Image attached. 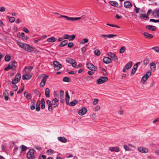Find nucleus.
I'll return each mask as SVG.
<instances>
[{"label":"nucleus","mask_w":159,"mask_h":159,"mask_svg":"<svg viewBox=\"0 0 159 159\" xmlns=\"http://www.w3.org/2000/svg\"><path fill=\"white\" fill-rule=\"evenodd\" d=\"M16 43L20 48H23L27 52H31L33 51L34 50L33 47L28 44L23 43H20L18 41H17Z\"/></svg>","instance_id":"f257e3e1"},{"label":"nucleus","mask_w":159,"mask_h":159,"mask_svg":"<svg viewBox=\"0 0 159 159\" xmlns=\"http://www.w3.org/2000/svg\"><path fill=\"white\" fill-rule=\"evenodd\" d=\"M17 65V62L15 61H14L10 62L8 65L5 68L4 70L6 71H7L11 69L15 71L16 69Z\"/></svg>","instance_id":"f03ea898"},{"label":"nucleus","mask_w":159,"mask_h":159,"mask_svg":"<svg viewBox=\"0 0 159 159\" xmlns=\"http://www.w3.org/2000/svg\"><path fill=\"white\" fill-rule=\"evenodd\" d=\"M27 158L28 159H33L34 157V150L33 149H30L27 153Z\"/></svg>","instance_id":"7ed1b4c3"},{"label":"nucleus","mask_w":159,"mask_h":159,"mask_svg":"<svg viewBox=\"0 0 159 159\" xmlns=\"http://www.w3.org/2000/svg\"><path fill=\"white\" fill-rule=\"evenodd\" d=\"M108 80V78L107 77H101L97 80V82L98 84H102L107 81Z\"/></svg>","instance_id":"20e7f679"},{"label":"nucleus","mask_w":159,"mask_h":159,"mask_svg":"<svg viewBox=\"0 0 159 159\" xmlns=\"http://www.w3.org/2000/svg\"><path fill=\"white\" fill-rule=\"evenodd\" d=\"M116 36L117 35L116 34H108V35L101 34L100 36V37L102 38L103 40H106L107 38H113L114 37H116Z\"/></svg>","instance_id":"39448f33"},{"label":"nucleus","mask_w":159,"mask_h":159,"mask_svg":"<svg viewBox=\"0 0 159 159\" xmlns=\"http://www.w3.org/2000/svg\"><path fill=\"white\" fill-rule=\"evenodd\" d=\"M86 66L88 69L93 71H95L97 70V68L95 67L91 63H87Z\"/></svg>","instance_id":"423d86ee"},{"label":"nucleus","mask_w":159,"mask_h":159,"mask_svg":"<svg viewBox=\"0 0 159 159\" xmlns=\"http://www.w3.org/2000/svg\"><path fill=\"white\" fill-rule=\"evenodd\" d=\"M53 64L54 65V68L56 70H58L61 67V65L57 61H54Z\"/></svg>","instance_id":"0eeeda50"},{"label":"nucleus","mask_w":159,"mask_h":159,"mask_svg":"<svg viewBox=\"0 0 159 159\" xmlns=\"http://www.w3.org/2000/svg\"><path fill=\"white\" fill-rule=\"evenodd\" d=\"M61 17H64L67 20H78L80 19L81 18V17H68L67 16L61 15Z\"/></svg>","instance_id":"6e6552de"},{"label":"nucleus","mask_w":159,"mask_h":159,"mask_svg":"<svg viewBox=\"0 0 159 159\" xmlns=\"http://www.w3.org/2000/svg\"><path fill=\"white\" fill-rule=\"evenodd\" d=\"M140 63V62L139 61L137 62L133 66V68L132 69L131 71V74L132 75H133L135 73V72L136 70H137L138 66V65Z\"/></svg>","instance_id":"1a4fd4ad"},{"label":"nucleus","mask_w":159,"mask_h":159,"mask_svg":"<svg viewBox=\"0 0 159 159\" xmlns=\"http://www.w3.org/2000/svg\"><path fill=\"white\" fill-rule=\"evenodd\" d=\"M87 108L85 107H84L78 111V113L80 116H83L87 112Z\"/></svg>","instance_id":"9d476101"},{"label":"nucleus","mask_w":159,"mask_h":159,"mask_svg":"<svg viewBox=\"0 0 159 159\" xmlns=\"http://www.w3.org/2000/svg\"><path fill=\"white\" fill-rule=\"evenodd\" d=\"M107 55L111 57L114 61H118V58L114 53L112 52H109L108 53Z\"/></svg>","instance_id":"9b49d317"},{"label":"nucleus","mask_w":159,"mask_h":159,"mask_svg":"<svg viewBox=\"0 0 159 159\" xmlns=\"http://www.w3.org/2000/svg\"><path fill=\"white\" fill-rule=\"evenodd\" d=\"M52 103L53 107H57L59 104L58 100L57 98L53 99L52 100Z\"/></svg>","instance_id":"f8f14e48"},{"label":"nucleus","mask_w":159,"mask_h":159,"mask_svg":"<svg viewBox=\"0 0 159 159\" xmlns=\"http://www.w3.org/2000/svg\"><path fill=\"white\" fill-rule=\"evenodd\" d=\"M104 63L106 64L111 63L112 62V60L108 57H106L103 58L102 59Z\"/></svg>","instance_id":"ddd939ff"},{"label":"nucleus","mask_w":159,"mask_h":159,"mask_svg":"<svg viewBox=\"0 0 159 159\" xmlns=\"http://www.w3.org/2000/svg\"><path fill=\"white\" fill-rule=\"evenodd\" d=\"M138 150L139 152L142 153H146L148 152V150L147 148L142 147H139Z\"/></svg>","instance_id":"4468645a"},{"label":"nucleus","mask_w":159,"mask_h":159,"mask_svg":"<svg viewBox=\"0 0 159 159\" xmlns=\"http://www.w3.org/2000/svg\"><path fill=\"white\" fill-rule=\"evenodd\" d=\"M124 6L126 8H128L131 7L132 5L129 1H126L124 2Z\"/></svg>","instance_id":"2eb2a0df"},{"label":"nucleus","mask_w":159,"mask_h":159,"mask_svg":"<svg viewBox=\"0 0 159 159\" xmlns=\"http://www.w3.org/2000/svg\"><path fill=\"white\" fill-rule=\"evenodd\" d=\"M152 15L154 16L155 17H157L159 16V10L156 9L154 10L152 12Z\"/></svg>","instance_id":"dca6fc26"},{"label":"nucleus","mask_w":159,"mask_h":159,"mask_svg":"<svg viewBox=\"0 0 159 159\" xmlns=\"http://www.w3.org/2000/svg\"><path fill=\"white\" fill-rule=\"evenodd\" d=\"M33 69L32 66H27L24 69V71L26 73H29Z\"/></svg>","instance_id":"f3484780"},{"label":"nucleus","mask_w":159,"mask_h":159,"mask_svg":"<svg viewBox=\"0 0 159 159\" xmlns=\"http://www.w3.org/2000/svg\"><path fill=\"white\" fill-rule=\"evenodd\" d=\"M144 36L147 38L148 39H151L153 38V36L151 34H150L147 32H144L143 34Z\"/></svg>","instance_id":"a211bd4d"},{"label":"nucleus","mask_w":159,"mask_h":159,"mask_svg":"<svg viewBox=\"0 0 159 159\" xmlns=\"http://www.w3.org/2000/svg\"><path fill=\"white\" fill-rule=\"evenodd\" d=\"M146 28L149 30H152L153 31H156L157 30L156 27L154 26L149 25L146 27Z\"/></svg>","instance_id":"6ab92c4d"},{"label":"nucleus","mask_w":159,"mask_h":159,"mask_svg":"<svg viewBox=\"0 0 159 159\" xmlns=\"http://www.w3.org/2000/svg\"><path fill=\"white\" fill-rule=\"evenodd\" d=\"M57 139L59 141L62 143H66L67 142V139L65 138L64 137H58L57 138Z\"/></svg>","instance_id":"aec40b11"},{"label":"nucleus","mask_w":159,"mask_h":159,"mask_svg":"<svg viewBox=\"0 0 159 159\" xmlns=\"http://www.w3.org/2000/svg\"><path fill=\"white\" fill-rule=\"evenodd\" d=\"M150 68L151 70L153 71H154L156 69V65L155 63L152 62L150 64Z\"/></svg>","instance_id":"412c9836"},{"label":"nucleus","mask_w":159,"mask_h":159,"mask_svg":"<svg viewBox=\"0 0 159 159\" xmlns=\"http://www.w3.org/2000/svg\"><path fill=\"white\" fill-rule=\"evenodd\" d=\"M109 149L111 152L115 151L116 152H118L120 151V149L116 147H111Z\"/></svg>","instance_id":"4be33fe9"},{"label":"nucleus","mask_w":159,"mask_h":159,"mask_svg":"<svg viewBox=\"0 0 159 159\" xmlns=\"http://www.w3.org/2000/svg\"><path fill=\"white\" fill-rule=\"evenodd\" d=\"M133 64V62L131 61L127 63L125 66V67L126 69L128 70L132 66Z\"/></svg>","instance_id":"5701e85b"},{"label":"nucleus","mask_w":159,"mask_h":159,"mask_svg":"<svg viewBox=\"0 0 159 159\" xmlns=\"http://www.w3.org/2000/svg\"><path fill=\"white\" fill-rule=\"evenodd\" d=\"M57 40V39L54 37H52L48 38L47 41L49 42L53 43L55 42Z\"/></svg>","instance_id":"b1692460"},{"label":"nucleus","mask_w":159,"mask_h":159,"mask_svg":"<svg viewBox=\"0 0 159 159\" xmlns=\"http://www.w3.org/2000/svg\"><path fill=\"white\" fill-rule=\"evenodd\" d=\"M24 96L28 99H31L32 98L31 95L30 93H29L28 92H24Z\"/></svg>","instance_id":"393cba45"},{"label":"nucleus","mask_w":159,"mask_h":159,"mask_svg":"<svg viewBox=\"0 0 159 159\" xmlns=\"http://www.w3.org/2000/svg\"><path fill=\"white\" fill-rule=\"evenodd\" d=\"M68 42L67 40H64L61 42L59 46L60 47H62L66 45Z\"/></svg>","instance_id":"a878e982"},{"label":"nucleus","mask_w":159,"mask_h":159,"mask_svg":"<svg viewBox=\"0 0 159 159\" xmlns=\"http://www.w3.org/2000/svg\"><path fill=\"white\" fill-rule=\"evenodd\" d=\"M50 90L48 88H46L45 91V96L49 98L50 97Z\"/></svg>","instance_id":"bb28decb"},{"label":"nucleus","mask_w":159,"mask_h":159,"mask_svg":"<svg viewBox=\"0 0 159 159\" xmlns=\"http://www.w3.org/2000/svg\"><path fill=\"white\" fill-rule=\"evenodd\" d=\"M78 102L76 100H74L73 101L70 102L68 104L70 106H73L76 104Z\"/></svg>","instance_id":"cd10ccee"},{"label":"nucleus","mask_w":159,"mask_h":159,"mask_svg":"<svg viewBox=\"0 0 159 159\" xmlns=\"http://www.w3.org/2000/svg\"><path fill=\"white\" fill-rule=\"evenodd\" d=\"M35 102H31L30 105V108L31 110H34L35 109Z\"/></svg>","instance_id":"c85d7f7f"},{"label":"nucleus","mask_w":159,"mask_h":159,"mask_svg":"<svg viewBox=\"0 0 159 159\" xmlns=\"http://www.w3.org/2000/svg\"><path fill=\"white\" fill-rule=\"evenodd\" d=\"M21 77L20 74V73H18L16 75L14 79L16 80H17V81L19 82L21 78Z\"/></svg>","instance_id":"c756f323"},{"label":"nucleus","mask_w":159,"mask_h":159,"mask_svg":"<svg viewBox=\"0 0 159 159\" xmlns=\"http://www.w3.org/2000/svg\"><path fill=\"white\" fill-rule=\"evenodd\" d=\"M89 40L87 39H82L80 42V44H84L85 43H87L88 42Z\"/></svg>","instance_id":"7c9ffc66"},{"label":"nucleus","mask_w":159,"mask_h":159,"mask_svg":"<svg viewBox=\"0 0 159 159\" xmlns=\"http://www.w3.org/2000/svg\"><path fill=\"white\" fill-rule=\"evenodd\" d=\"M74 60L73 59L71 58H67L66 61L68 63L71 64L72 63L74 62Z\"/></svg>","instance_id":"2f4dec72"},{"label":"nucleus","mask_w":159,"mask_h":159,"mask_svg":"<svg viewBox=\"0 0 159 159\" xmlns=\"http://www.w3.org/2000/svg\"><path fill=\"white\" fill-rule=\"evenodd\" d=\"M76 36L75 34H72L69 36L68 40L70 41L73 40L75 38Z\"/></svg>","instance_id":"473e14b6"},{"label":"nucleus","mask_w":159,"mask_h":159,"mask_svg":"<svg viewBox=\"0 0 159 159\" xmlns=\"http://www.w3.org/2000/svg\"><path fill=\"white\" fill-rule=\"evenodd\" d=\"M151 74L152 71L150 70L148 71L144 75L148 78L151 75Z\"/></svg>","instance_id":"72a5a7b5"},{"label":"nucleus","mask_w":159,"mask_h":159,"mask_svg":"<svg viewBox=\"0 0 159 159\" xmlns=\"http://www.w3.org/2000/svg\"><path fill=\"white\" fill-rule=\"evenodd\" d=\"M110 3L112 6H116L118 4L117 2L114 1H111Z\"/></svg>","instance_id":"f704fd0d"},{"label":"nucleus","mask_w":159,"mask_h":159,"mask_svg":"<svg viewBox=\"0 0 159 159\" xmlns=\"http://www.w3.org/2000/svg\"><path fill=\"white\" fill-rule=\"evenodd\" d=\"M94 54L97 56H99L101 54V52L98 49H96L94 51Z\"/></svg>","instance_id":"c9c22d12"},{"label":"nucleus","mask_w":159,"mask_h":159,"mask_svg":"<svg viewBox=\"0 0 159 159\" xmlns=\"http://www.w3.org/2000/svg\"><path fill=\"white\" fill-rule=\"evenodd\" d=\"M151 49L154 50L156 52L159 53V47H152L151 48Z\"/></svg>","instance_id":"e433bc0d"},{"label":"nucleus","mask_w":159,"mask_h":159,"mask_svg":"<svg viewBox=\"0 0 159 159\" xmlns=\"http://www.w3.org/2000/svg\"><path fill=\"white\" fill-rule=\"evenodd\" d=\"M11 59V57L9 55H7L5 57V61H9Z\"/></svg>","instance_id":"4c0bfd02"},{"label":"nucleus","mask_w":159,"mask_h":159,"mask_svg":"<svg viewBox=\"0 0 159 159\" xmlns=\"http://www.w3.org/2000/svg\"><path fill=\"white\" fill-rule=\"evenodd\" d=\"M48 77V76L45 75L43 79L41 82L45 84L46 82Z\"/></svg>","instance_id":"58836bf2"},{"label":"nucleus","mask_w":159,"mask_h":159,"mask_svg":"<svg viewBox=\"0 0 159 159\" xmlns=\"http://www.w3.org/2000/svg\"><path fill=\"white\" fill-rule=\"evenodd\" d=\"M140 17L141 18H146L147 19H149V17L148 16H147L146 15L141 14L140 15Z\"/></svg>","instance_id":"ea45409f"},{"label":"nucleus","mask_w":159,"mask_h":159,"mask_svg":"<svg viewBox=\"0 0 159 159\" xmlns=\"http://www.w3.org/2000/svg\"><path fill=\"white\" fill-rule=\"evenodd\" d=\"M148 78L147 77H146L144 75L142 78L141 81L142 82H145L147 80Z\"/></svg>","instance_id":"a19ab883"},{"label":"nucleus","mask_w":159,"mask_h":159,"mask_svg":"<svg viewBox=\"0 0 159 159\" xmlns=\"http://www.w3.org/2000/svg\"><path fill=\"white\" fill-rule=\"evenodd\" d=\"M70 78L66 77H65L64 78L63 81L66 82H69L70 81Z\"/></svg>","instance_id":"79ce46f5"},{"label":"nucleus","mask_w":159,"mask_h":159,"mask_svg":"<svg viewBox=\"0 0 159 159\" xmlns=\"http://www.w3.org/2000/svg\"><path fill=\"white\" fill-rule=\"evenodd\" d=\"M149 59L148 58H146L143 61V63L145 65H147V64L149 63Z\"/></svg>","instance_id":"37998d69"},{"label":"nucleus","mask_w":159,"mask_h":159,"mask_svg":"<svg viewBox=\"0 0 159 159\" xmlns=\"http://www.w3.org/2000/svg\"><path fill=\"white\" fill-rule=\"evenodd\" d=\"M126 49V48L125 47H123L122 48H121L120 50V53H123Z\"/></svg>","instance_id":"c03bdc74"},{"label":"nucleus","mask_w":159,"mask_h":159,"mask_svg":"<svg viewBox=\"0 0 159 159\" xmlns=\"http://www.w3.org/2000/svg\"><path fill=\"white\" fill-rule=\"evenodd\" d=\"M53 150L52 149H48L47 151V154L48 155H50L53 153Z\"/></svg>","instance_id":"a18cd8bd"},{"label":"nucleus","mask_w":159,"mask_h":159,"mask_svg":"<svg viewBox=\"0 0 159 159\" xmlns=\"http://www.w3.org/2000/svg\"><path fill=\"white\" fill-rule=\"evenodd\" d=\"M20 148H21L22 151H25L27 149V147L23 145L20 146Z\"/></svg>","instance_id":"49530a36"},{"label":"nucleus","mask_w":159,"mask_h":159,"mask_svg":"<svg viewBox=\"0 0 159 159\" xmlns=\"http://www.w3.org/2000/svg\"><path fill=\"white\" fill-rule=\"evenodd\" d=\"M34 93L37 96H39V97H40L41 94L40 93L39 91L37 90H35L34 91Z\"/></svg>","instance_id":"de8ad7c7"},{"label":"nucleus","mask_w":159,"mask_h":159,"mask_svg":"<svg viewBox=\"0 0 159 159\" xmlns=\"http://www.w3.org/2000/svg\"><path fill=\"white\" fill-rule=\"evenodd\" d=\"M102 73H103V75H104V76L107 75V73L106 71V70H105V69H104V68H102Z\"/></svg>","instance_id":"09e8293b"},{"label":"nucleus","mask_w":159,"mask_h":159,"mask_svg":"<svg viewBox=\"0 0 159 159\" xmlns=\"http://www.w3.org/2000/svg\"><path fill=\"white\" fill-rule=\"evenodd\" d=\"M15 20V17H11L9 18V20L10 22L11 23L13 22Z\"/></svg>","instance_id":"8fccbe9b"},{"label":"nucleus","mask_w":159,"mask_h":159,"mask_svg":"<svg viewBox=\"0 0 159 159\" xmlns=\"http://www.w3.org/2000/svg\"><path fill=\"white\" fill-rule=\"evenodd\" d=\"M70 98V96L66 97L65 100L67 104H68L69 103V101Z\"/></svg>","instance_id":"3c124183"},{"label":"nucleus","mask_w":159,"mask_h":159,"mask_svg":"<svg viewBox=\"0 0 159 159\" xmlns=\"http://www.w3.org/2000/svg\"><path fill=\"white\" fill-rule=\"evenodd\" d=\"M134 7L136 13H139L140 8H139L137 7L135 5H134Z\"/></svg>","instance_id":"603ef678"},{"label":"nucleus","mask_w":159,"mask_h":159,"mask_svg":"<svg viewBox=\"0 0 159 159\" xmlns=\"http://www.w3.org/2000/svg\"><path fill=\"white\" fill-rule=\"evenodd\" d=\"M107 25H109V26L112 27H117V28H120V27L119 26H117V25H112V24H108V23L107 24Z\"/></svg>","instance_id":"864d4df0"},{"label":"nucleus","mask_w":159,"mask_h":159,"mask_svg":"<svg viewBox=\"0 0 159 159\" xmlns=\"http://www.w3.org/2000/svg\"><path fill=\"white\" fill-rule=\"evenodd\" d=\"M124 148L126 151H130L131 150L130 148L126 145H124Z\"/></svg>","instance_id":"5fc2aeb1"},{"label":"nucleus","mask_w":159,"mask_h":159,"mask_svg":"<svg viewBox=\"0 0 159 159\" xmlns=\"http://www.w3.org/2000/svg\"><path fill=\"white\" fill-rule=\"evenodd\" d=\"M98 102V99H95L93 101V104L94 105H96Z\"/></svg>","instance_id":"6e6d98bb"},{"label":"nucleus","mask_w":159,"mask_h":159,"mask_svg":"<svg viewBox=\"0 0 159 159\" xmlns=\"http://www.w3.org/2000/svg\"><path fill=\"white\" fill-rule=\"evenodd\" d=\"M73 45H74V44H73V43L70 42L68 43V46L69 48H71L73 46Z\"/></svg>","instance_id":"4d7b16f0"},{"label":"nucleus","mask_w":159,"mask_h":159,"mask_svg":"<svg viewBox=\"0 0 159 159\" xmlns=\"http://www.w3.org/2000/svg\"><path fill=\"white\" fill-rule=\"evenodd\" d=\"M150 21L153 22L155 23L159 22V20H156L154 19H151L150 20Z\"/></svg>","instance_id":"13d9d810"},{"label":"nucleus","mask_w":159,"mask_h":159,"mask_svg":"<svg viewBox=\"0 0 159 159\" xmlns=\"http://www.w3.org/2000/svg\"><path fill=\"white\" fill-rule=\"evenodd\" d=\"M23 30L27 33H29V31L25 27L23 28Z\"/></svg>","instance_id":"bf43d9fd"},{"label":"nucleus","mask_w":159,"mask_h":159,"mask_svg":"<svg viewBox=\"0 0 159 159\" xmlns=\"http://www.w3.org/2000/svg\"><path fill=\"white\" fill-rule=\"evenodd\" d=\"M60 97H64V92L63 91L61 90L60 91Z\"/></svg>","instance_id":"052dcab7"},{"label":"nucleus","mask_w":159,"mask_h":159,"mask_svg":"<svg viewBox=\"0 0 159 159\" xmlns=\"http://www.w3.org/2000/svg\"><path fill=\"white\" fill-rule=\"evenodd\" d=\"M8 95V93L7 91L6 90H5L3 91V96H7Z\"/></svg>","instance_id":"680f3d73"},{"label":"nucleus","mask_w":159,"mask_h":159,"mask_svg":"<svg viewBox=\"0 0 159 159\" xmlns=\"http://www.w3.org/2000/svg\"><path fill=\"white\" fill-rule=\"evenodd\" d=\"M48 110L52 112V105L48 106Z\"/></svg>","instance_id":"e2e57ef3"},{"label":"nucleus","mask_w":159,"mask_h":159,"mask_svg":"<svg viewBox=\"0 0 159 159\" xmlns=\"http://www.w3.org/2000/svg\"><path fill=\"white\" fill-rule=\"evenodd\" d=\"M69 35L68 34H66L64 35L63 38L65 39H68L69 38Z\"/></svg>","instance_id":"0e129e2a"},{"label":"nucleus","mask_w":159,"mask_h":159,"mask_svg":"<svg viewBox=\"0 0 159 159\" xmlns=\"http://www.w3.org/2000/svg\"><path fill=\"white\" fill-rule=\"evenodd\" d=\"M14 91H16L18 89V87L16 85H15L12 87Z\"/></svg>","instance_id":"69168bd1"},{"label":"nucleus","mask_w":159,"mask_h":159,"mask_svg":"<svg viewBox=\"0 0 159 159\" xmlns=\"http://www.w3.org/2000/svg\"><path fill=\"white\" fill-rule=\"evenodd\" d=\"M19 82L18 81H17V80H16L15 79H14L12 81V83L13 84H16L17 83H18Z\"/></svg>","instance_id":"338daca9"},{"label":"nucleus","mask_w":159,"mask_h":159,"mask_svg":"<svg viewBox=\"0 0 159 159\" xmlns=\"http://www.w3.org/2000/svg\"><path fill=\"white\" fill-rule=\"evenodd\" d=\"M5 7H0V12H3L5 11Z\"/></svg>","instance_id":"774afa93"}]
</instances>
